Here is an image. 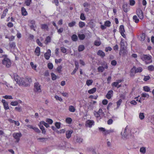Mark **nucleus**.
<instances>
[{"instance_id":"obj_1","label":"nucleus","mask_w":154,"mask_h":154,"mask_svg":"<svg viewBox=\"0 0 154 154\" xmlns=\"http://www.w3.org/2000/svg\"><path fill=\"white\" fill-rule=\"evenodd\" d=\"M2 63L7 68L10 67L11 65L10 60L8 58L6 57H5L2 60Z\"/></svg>"},{"instance_id":"obj_2","label":"nucleus","mask_w":154,"mask_h":154,"mask_svg":"<svg viewBox=\"0 0 154 154\" xmlns=\"http://www.w3.org/2000/svg\"><path fill=\"white\" fill-rule=\"evenodd\" d=\"M22 134L20 132L14 133L13 134V136L14 138L16 140L15 142L18 143L20 140V138L22 137Z\"/></svg>"},{"instance_id":"obj_3","label":"nucleus","mask_w":154,"mask_h":154,"mask_svg":"<svg viewBox=\"0 0 154 154\" xmlns=\"http://www.w3.org/2000/svg\"><path fill=\"white\" fill-rule=\"evenodd\" d=\"M14 79L17 83L19 85H23L24 83L23 82V81L22 79L20 78L19 76L17 75H14Z\"/></svg>"},{"instance_id":"obj_4","label":"nucleus","mask_w":154,"mask_h":154,"mask_svg":"<svg viewBox=\"0 0 154 154\" xmlns=\"http://www.w3.org/2000/svg\"><path fill=\"white\" fill-rule=\"evenodd\" d=\"M141 58L143 60L149 61L148 63L146 62V63H149L151 62V57L150 56L147 55H143L141 56Z\"/></svg>"},{"instance_id":"obj_5","label":"nucleus","mask_w":154,"mask_h":154,"mask_svg":"<svg viewBox=\"0 0 154 154\" xmlns=\"http://www.w3.org/2000/svg\"><path fill=\"white\" fill-rule=\"evenodd\" d=\"M34 90L35 92H41V85L38 82H36L34 83Z\"/></svg>"},{"instance_id":"obj_6","label":"nucleus","mask_w":154,"mask_h":154,"mask_svg":"<svg viewBox=\"0 0 154 154\" xmlns=\"http://www.w3.org/2000/svg\"><path fill=\"white\" fill-rule=\"evenodd\" d=\"M137 14L140 19L142 20L143 18V13L140 9H138L137 10Z\"/></svg>"},{"instance_id":"obj_7","label":"nucleus","mask_w":154,"mask_h":154,"mask_svg":"<svg viewBox=\"0 0 154 154\" xmlns=\"http://www.w3.org/2000/svg\"><path fill=\"white\" fill-rule=\"evenodd\" d=\"M119 32L123 37L124 38H125V35L124 34V32H125V30L124 28V26L123 25H121L120 26Z\"/></svg>"},{"instance_id":"obj_8","label":"nucleus","mask_w":154,"mask_h":154,"mask_svg":"<svg viewBox=\"0 0 154 154\" xmlns=\"http://www.w3.org/2000/svg\"><path fill=\"white\" fill-rule=\"evenodd\" d=\"M142 68L141 67H139L136 69V67L135 66H134L131 69L132 72L134 70H135V73L140 72L142 71Z\"/></svg>"},{"instance_id":"obj_9","label":"nucleus","mask_w":154,"mask_h":154,"mask_svg":"<svg viewBox=\"0 0 154 154\" xmlns=\"http://www.w3.org/2000/svg\"><path fill=\"white\" fill-rule=\"evenodd\" d=\"M51 51L50 49L48 50L47 52L44 54V57L47 60H48L51 56Z\"/></svg>"},{"instance_id":"obj_10","label":"nucleus","mask_w":154,"mask_h":154,"mask_svg":"<svg viewBox=\"0 0 154 154\" xmlns=\"http://www.w3.org/2000/svg\"><path fill=\"white\" fill-rule=\"evenodd\" d=\"M2 102L3 104L4 108L5 109L7 110L9 109L8 104L7 102L5 101V100H2Z\"/></svg>"},{"instance_id":"obj_11","label":"nucleus","mask_w":154,"mask_h":154,"mask_svg":"<svg viewBox=\"0 0 154 154\" xmlns=\"http://www.w3.org/2000/svg\"><path fill=\"white\" fill-rule=\"evenodd\" d=\"M94 122L91 120H88L86 122V126L87 127H91L94 124Z\"/></svg>"},{"instance_id":"obj_12","label":"nucleus","mask_w":154,"mask_h":154,"mask_svg":"<svg viewBox=\"0 0 154 154\" xmlns=\"http://www.w3.org/2000/svg\"><path fill=\"white\" fill-rule=\"evenodd\" d=\"M72 130L67 131L66 132V136L67 138L69 139L70 138L71 135L73 133Z\"/></svg>"},{"instance_id":"obj_13","label":"nucleus","mask_w":154,"mask_h":154,"mask_svg":"<svg viewBox=\"0 0 154 154\" xmlns=\"http://www.w3.org/2000/svg\"><path fill=\"white\" fill-rule=\"evenodd\" d=\"M97 54L102 57H103L105 56L104 53L101 50L98 51L97 52Z\"/></svg>"},{"instance_id":"obj_14","label":"nucleus","mask_w":154,"mask_h":154,"mask_svg":"<svg viewBox=\"0 0 154 154\" xmlns=\"http://www.w3.org/2000/svg\"><path fill=\"white\" fill-rule=\"evenodd\" d=\"M113 91L112 90L109 91L106 95V97L108 99H110L111 97V94H113Z\"/></svg>"},{"instance_id":"obj_15","label":"nucleus","mask_w":154,"mask_h":154,"mask_svg":"<svg viewBox=\"0 0 154 154\" xmlns=\"http://www.w3.org/2000/svg\"><path fill=\"white\" fill-rule=\"evenodd\" d=\"M37 140L39 142H43L46 141L48 140V138L44 137H39L38 138Z\"/></svg>"},{"instance_id":"obj_16","label":"nucleus","mask_w":154,"mask_h":154,"mask_svg":"<svg viewBox=\"0 0 154 154\" xmlns=\"http://www.w3.org/2000/svg\"><path fill=\"white\" fill-rule=\"evenodd\" d=\"M22 14L23 15L26 16L27 15V13L25 9L23 7L21 8Z\"/></svg>"},{"instance_id":"obj_17","label":"nucleus","mask_w":154,"mask_h":154,"mask_svg":"<svg viewBox=\"0 0 154 154\" xmlns=\"http://www.w3.org/2000/svg\"><path fill=\"white\" fill-rule=\"evenodd\" d=\"M41 28L44 30H48V26L45 24H42L41 25Z\"/></svg>"},{"instance_id":"obj_18","label":"nucleus","mask_w":154,"mask_h":154,"mask_svg":"<svg viewBox=\"0 0 154 154\" xmlns=\"http://www.w3.org/2000/svg\"><path fill=\"white\" fill-rule=\"evenodd\" d=\"M78 36L79 38L81 40L84 39L85 37V35L84 34H78Z\"/></svg>"},{"instance_id":"obj_19","label":"nucleus","mask_w":154,"mask_h":154,"mask_svg":"<svg viewBox=\"0 0 154 154\" xmlns=\"http://www.w3.org/2000/svg\"><path fill=\"white\" fill-rule=\"evenodd\" d=\"M35 52L36 53L37 56H38L39 55L40 52V48L39 47H37L36 48L35 50Z\"/></svg>"},{"instance_id":"obj_20","label":"nucleus","mask_w":154,"mask_h":154,"mask_svg":"<svg viewBox=\"0 0 154 154\" xmlns=\"http://www.w3.org/2000/svg\"><path fill=\"white\" fill-rule=\"evenodd\" d=\"M96 89L94 88L88 91V93L90 94H93L96 91Z\"/></svg>"},{"instance_id":"obj_21","label":"nucleus","mask_w":154,"mask_h":154,"mask_svg":"<svg viewBox=\"0 0 154 154\" xmlns=\"http://www.w3.org/2000/svg\"><path fill=\"white\" fill-rule=\"evenodd\" d=\"M71 38L72 40L73 41H76L78 39V37L75 34H74L72 35Z\"/></svg>"},{"instance_id":"obj_22","label":"nucleus","mask_w":154,"mask_h":154,"mask_svg":"<svg viewBox=\"0 0 154 154\" xmlns=\"http://www.w3.org/2000/svg\"><path fill=\"white\" fill-rule=\"evenodd\" d=\"M104 69V68L103 66H100L97 68V70L99 72H102Z\"/></svg>"},{"instance_id":"obj_23","label":"nucleus","mask_w":154,"mask_h":154,"mask_svg":"<svg viewBox=\"0 0 154 154\" xmlns=\"http://www.w3.org/2000/svg\"><path fill=\"white\" fill-rule=\"evenodd\" d=\"M84 46L83 45H80L78 47V50L79 52L82 51L84 49Z\"/></svg>"},{"instance_id":"obj_24","label":"nucleus","mask_w":154,"mask_h":154,"mask_svg":"<svg viewBox=\"0 0 154 154\" xmlns=\"http://www.w3.org/2000/svg\"><path fill=\"white\" fill-rule=\"evenodd\" d=\"M79 25L80 28H82L85 26V23L83 22L80 21L79 22Z\"/></svg>"},{"instance_id":"obj_25","label":"nucleus","mask_w":154,"mask_h":154,"mask_svg":"<svg viewBox=\"0 0 154 154\" xmlns=\"http://www.w3.org/2000/svg\"><path fill=\"white\" fill-rule=\"evenodd\" d=\"M93 82V81L92 80H88L86 82V84L87 85L89 86L92 84Z\"/></svg>"},{"instance_id":"obj_26","label":"nucleus","mask_w":154,"mask_h":154,"mask_svg":"<svg viewBox=\"0 0 154 154\" xmlns=\"http://www.w3.org/2000/svg\"><path fill=\"white\" fill-rule=\"evenodd\" d=\"M69 110L70 112H73L75 111V109L73 106H69Z\"/></svg>"},{"instance_id":"obj_27","label":"nucleus","mask_w":154,"mask_h":154,"mask_svg":"<svg viewBox=\"0 0 154 154\" xmlns=\"http://www.w3.org/2000/svg\"><path fill=\"white\" fill-rule=\"evenodd\" d=\"M83 139L80 137H77L76 139V142L77 143H80L82 142Z\"/></svg>"},{"instance_id":"obj_28","label":"nucleus","mask_w":154,"mask_h":154,"mask_svg":"<svg viewBox=\"0 0 154 154\" xmlns=\"http://www.w3.org/2000/svg\"><path fill=\"white\" fill-rule=\"evenodd\" d=\"M121 48L122 50H124L125 49V46L124 45V42L122 41V40L120 43Z\"/></svg>"},{"instance_id":"obj_29","label":"nucleus","mask_w":154,"mask_h":154,"mask_svg":"<svg viewBox=\"0 0 154 154\" xmlns=\"http://www.w3.org/2000/svg\"><path fill=\"white\" fill-rule=\"evenodd\" d=\"M146 148L145 147H142L140 149V152L142 153H145L146 152Z\"/></svg>"},{"instance_id":"obj_30","label":"nucleus","mask_w":154,"mask_h":154,"mask_svg":"<svg viewBox=\"0 0 154 154\" xmlns=\"http://www.w3.org/2000/svg\"><path fill=\"white\" fill-rule=\"evenodd\" d=\"M133 19L136 23H138L139 21V19L136 15H134L133 17Z\"/></svg>"},{"instance_id":"obj_31","label":"nucleus","mask_w":154,"mask_h":154,"mask_svg":"<svg viewBox=\"0 0 154 154\" xmlns=\"http://www.w3.org/2000/svg\"><path fill=\"white\" fill-rule=\"evenodd\" d=\"M128 7V5L126 4H125L123 5V8L124 11L126 12L128 11V9L127 7Z\"/></svg>"},{"instance_id":"obj_32","label":"nucleus","mask_w":154,"mask_h":154,"mask_svg":"<svg viewBox=\"0 0 154 154\" xmlns=\"http://www.w3.org/2000/svg\"><path fill=\"white\" fill-rule=\"evenodd\" d=\"M40 124H42L43 125H44L46 128H48L49 126V125L48 123L45 122L44 121L40 122Z\"/></svg>"},{"instance_id":"obj_33","label":"nucleus","mask_w":154,"mask_h":154,"mask_svg":"<svg viewBox=\"0 0 154 154\" xmlns=\"http://www.w3.org/2000/svg\"><path fill=\"white\" fill-rule=\"evenodd\" d=\"M76 22L75 21H72V22L69 23L68 24V26L69 27H72L73 26H75V24Z\"/></svg>"},{"instance_id":"obj_34","label":"nucleus","mask_w":154,"mask_h":154,"mask_svg":"<svg viewBox=\"0 0 154 154\" xmlns=\"http://www.w3.org/2000/svg\"><path fill=\"white\" fill-rule=\"evenodd\" d=\"M139 117L141 120L143 119L144 118V116L143 113H140L139 115Z\"/></svg>"},{"instance_id":"obj_35","label":"nucleus","mask_w":154,"mask_h":154,"mask_svg":"<svg viewBox=\"0 0 154 154\" xmlns=\"http://www.w3.org/2000/svg\"><path fill=\"white\" fill-rule=\"evenodd\" d=\"M72 121V119L70 118H67L66 119V122L68 124H70Z\"/></svg>"},{"instance_id":"obj_36","label":"nucleus","mask_w":154,"mask_h":154,"mask_svg":"<svg viewBox=\"0 0 154 154\" xmlns=\"http://www.w3.org/2000/svg\"><path fill=\"white\" fill-rule=\"evenodd\" d=\"M51 76L52 79L53 80H54L56 79L57 76L53 73H51Z\"/></svg>"},{"instance_id":"obj_37","label":"nucleus","mask_w":154,"mask_h":154,"mask_svg":"<svg viewBox=\"0 0 154 154\" xmlns=\"http://www.w3.org/2000/svg\"><path fill=\"white\" fill-rule=\"evenodd\" d=\"M18 104V103L17 101H12L11 103V104L13 106H17Z\"/></svg>"},{"instance_id":"obj_38","label":"nucleus","mask_w":154,"mask_h":154,"mask_svg":"<svg viewBox=\"0 0 154 154\" xmlns=\"http://www.w3.org/2000/svg\"><path fill=\"white\" fill-rule=\"evenodd\" d=\"M143 88L144 91L146 92L149 91L150 90L149 88L147 86H144Z\"/></svg>"},{"instance_id":"obj_39","label":"nucleus","mask_w":154,"mask_h":154,"mask_svg":"<svg viewBox=\"0 0 154 154\" xmlns=\"http://www.w3.org/2000/svg\"><path fill=\"white\" fill-rule=\"evenodd\" d=\"M31 2V0H26L25 4L26 6H29L30 5Z\"/></svg>"},{"instance_id":"obj_40","label":"nucleus","mask_w":154,"mask_h":154,"mask_svg":"<svg viewBox=\"0 0 154 154\" xmlns=\"http://www.w3.org/2000/svg\"><path fill=\"white\" fill-rule=\"evenodd\" d=\"M80 18L82 20H85V17L83 13H82L81 14L80 16Z\"/></svg>"},{"instance_id":"obj_41","label":"nucleus","mask_w":154,"mask_h":154,"mask_svg":"<svg viewBox=\"0 0 154 154\" xmlns=\"http://www.w3.org/2000/svg\"><path fill=\"white\" fill-rule=\"evenodd\" d=\"M111 22L109 21H106L105 23V25L107 27H109L110 26V24Z\"/></svg>"},{"instance_id":"obj_42","label":"nucleus","mask_w":154,"mask_h":154,"mask_svg":"<svg viewBox=\"0 0 154 154\" xmlns=\"http://www.w3.org/2000/svg\"><path fill=\"white\" fill-rule=\"evenodd\" d=\"M46 121L50 124H52L53 122V120L50 119H46Z\"/></svg>"},{"instance_id":"obj_43","label":"nucleus","mask_w":154,"mask_h":154,"mask_svg":"<svg viewBox=\"0 0 154 154\" xmlns=\"http://www.w3.org/2000/svg\"><path fill=\"white\" fill-rule=\"evenodd\" d=\"M148 69L149 71H153L154 69V67L153 65H150L148 66Z\"/></svg>"},{"instance_id":"obj_44","label":"nucleus","mask_w":154,"mask_h":154,"mask_svg":"<svg viewBox=\"0 0 154 154\" xmlns=\"http://www.w3.org/2000/svg\"><path fill=\"white\" fill-rule=\"evenodd\" d=\"M141 38V41H143L145 39V35L144 33H142L140 36Z\"/></svg>"},{"instance_id":"obj_45","label":"nucleus","mask_w":154,"mask_h":154,"mask_svg":"<svg viewBox=\"0 0 154 154\" xmlns=\"http://www.w3.org/2000/svg\"><path fill=\"white\" fill-rule=\"evenodd\" d=\"M55 126L58 129H59L60 128V123L59 122H56L55 124Z\"/></svg>"},{"instance_id":"obj_46","label":"nucleus","mask_w":154,"mask_h":154,"mask_svg":"<svg viewBox=\"0 0 154 154\" xmlns=\"http://www.w3.org/2000/svg\"><path fill=\"white\" fill-rule=\"evenodd\" d=\"M9 45L11 48H14L15 46V43L14 42L10 43Z\"/></svg>"},{"instance_id":"obj_47","label":"nucleus","mask_w":154,"mask_h":154,"mask_svg":"<svg viewBox=\"0 0 154 154\" xmlns=\"http://www.w3.org/2000/svg\"><path fill=\"white\" fill-rule=\"evenodd\" d=\"M54 97L57 100H59L61 102L63 100L62 99L61 97H59L57 95H55Z\"/></svg>"},{"instance_id":"obj_48","label":"nucleus","mask_w":154,"mask_h":154,"mask_svg":"<svg viewBox=\"0 0 154 154\" xmlns=\"http://www.w3.org/2000/svg\"><path fill=\"white\" fill-rule=\"evenodd\" d=\"M48 68L50 69H52L53 68V65L51 63H49L48 64Z\"/></svg>"},{"instance_id":"obj_49","label":"nucleus","mask_w":154,"mask_h":154,"mask_svg":"<svg viewBox=\"0 0 154 154\" xmlns=\"http://www.w3.org/2000/svg\"><path fill=\"white\" fill-rule=\"evenodd\" d=\"M94 115L97 118H98L100 116V114H99L97 112L94 111Z\"/></svg>"},{"instance_id":"obj_50","label":"nucleus","mask_w":154,"mask_h":154,"mask_svg":"<svg viewBox=\"0 0 154 154\" xmlns=\"http://www.w3.org/2000/svg\"><path fill=\"white\" fill-rule=\"evenodd\" d=\"M3 97L5 99H13V98L12 96L11 95H5V96H3Z\"/></svg>"},{"instance_id":"obj_51","label":"nucleus","mask_w":154,"mask_h":154,"mask_svg":"<svg viewBox=\"0 0 154 154\" xmlns=\"http://www.w3.org/2000/svg\"><path fill=\"white\" fill-rule=\"evenodd\" d=\"M141 96L143 97L148 98L149 97L148 94L146 93H143L141 94Z\"/></svg>"},{"instance_id":"obj_52","label":"nucleus","mask_w":154,"mask_h":154,"mask_svg":"<svg viewBox=\"0 0 154 154\" xmlns=\"http://www.w3.org/2000/svg\"><path fill=\"white\" fill-rule=\"evenodd\" d=\"M60 49L62 52L63 53H65L66 52V49L65 48L63 47H62L60 48Z\"/></svg>"},{"instance_id":"obj_53","label":"nucleus","mask_w":154,"mask_h":154,"mask_svg":"<svg viewBox=\"0 0 154 154\" xmlns=\"http://www.w3.org/2000/svg\"><path fill=\"white\" fill-rule=\"evenodd\" d=\"M36 42L39 46L41 47H42L43 46L42 44L40 42V40L38 39H37L36 40Z\"/></svg>"},{"instance_id":"obj_54","label":"nucleus","mask_w":154,"mask_h":154,"mask_svg":"<svg viewBox=\"0 0 154 154\" xmlns=\"http://www.w3.org/2000/svg\"><path fill=\"white\" fill-rule=\"evenodd\" d=\"M51 40V38L49 36H48L46 37L45 41L47 42V43H48L50 42Z\"/></svg>"},{"instance_id":"obj_55","label":"nucleus","mask_w":154,"mask_h":154,"mask_svg":"<svg viewBox=\"0 0 154 154\" xmlns=\"http://www.w3.org/2000/svg\"><path fill=\"white\" fill-rule=\"evenodd\" d=\"M62 66H58L57 68V69L59 73H60L61 71Z\"/></svg>"},{"instance_id":"obj_56","label":"nucleus","mask_w":154,"mask_h":154,"mask_svg":"<svg viewBox=\"0 0 154 154\" xmlns=\"http://www.w3.org/2000/svg\"><path fill=\"white\" fill-rule=\"evenodd\" d=\"M33 129L36 132L39 133L40 132V130L38 128L36 127H33Z\"/></svg>"},{"instance_id":"obj_57","label":"nucleus","mask_w":154,"mask_h":154,"mask_svg":"<svg viewBox=\"0 0 154 154\" xmlns=\"http://www.w3.org/2000/svg\"><path fill=\"white\" fill-rule=\"evenodd\" d=\"M61 94L64 97H68V93L67 92H63Z\"/></svg>"},{"instance_id":"obj_58","label":"nucleus","mask_w":154,"mask_h":154,"mask_svg":"<svg viewBox=\"0 0 154 154\" xmlns=\"http://www.w3.org/2000/svg\"><path fill=\"white\" fill-rule=\"evenodd\" d=\"M150 77L149 76H144L143 80L145 81H146L150 79Z\"/></svg>"},{"instance_id":"obj_59","label":"nucleus","mask_w":154,"mask_h":154,"mask_svg":"<svg viewBox=\"0 0 154 154\" xmlns=\"http://www.w3.org/2000/svg\"><path fill=\"white\" fill-rule=\"evenodd\" d=\"M101 44V42L99 41H96L94 42V45H95L97 46H99Z\"/></svg>"},{"instance_id":"obj_60","label":"nucleus","mask_w":154,"mask_h":154,"mask_svg":"<svg viewBox=\"0 0 154 154\" xmlns=\"http://www.w3.org/2000/svg\"><path fill=\"white\" fill-rule=\"evenodd\" d=\"M75 68H76V70H78L79 69V63L77 61H75Z\"/></svg>"},{"instance_id":"obj_61","label":"nucleus","mask_w":154,"mask_h":154,"mask_svg":"<svg viewBox=\"0 0 154 154\" xmlns=\"http://www.w3.org/2000/svg\"><path fill=\"white\" fill-rule=\"evenodd\" d=\"M90 5V4L88 3L87 2L84 3L83 4L84 7H89Z\"/></svg>"},{"instance_id":"obj_62","label":"nucleus","mask_w":154,"mask_h":154,"mask_svg":"<svg viewBox=\"0 0 154 154\" xmlns=\"http://www.w3.org/2000/svg\"><path fill=\"white\" fill-rule=\"evenodd\" d=\"M135 3V2L134 0H130V4L131 5H133Z\"/></svg>"},{"instance_id":"obj_63","label":"nucleus","mask_w":154,"mask_h":154,"mask_svg":"<svg viewBox=\"0 0 154 154\" xmlns=\"http://www.w3.org/2000/svg\"><path fill=\"white\" fill-rule=\"evenodd\" d=\"M15 109L18 112H20L21 111V107H16L15 108Z\"/></svg>"},{"instance_id":"obj_64","label":"nucleus","mask_w":154,"mask_h":154,"mask_svg":"<svg viewBox=\"0 0 154 154\" xmlns=\"http://www.w3.org/2000/svg\"><path fill=\"white\" fill-rule=\"evenodd\" d=\"M111 64L113 66H115L117 64V62L115 60H112L111 61Z\"/></svg>"}]
</instances>
